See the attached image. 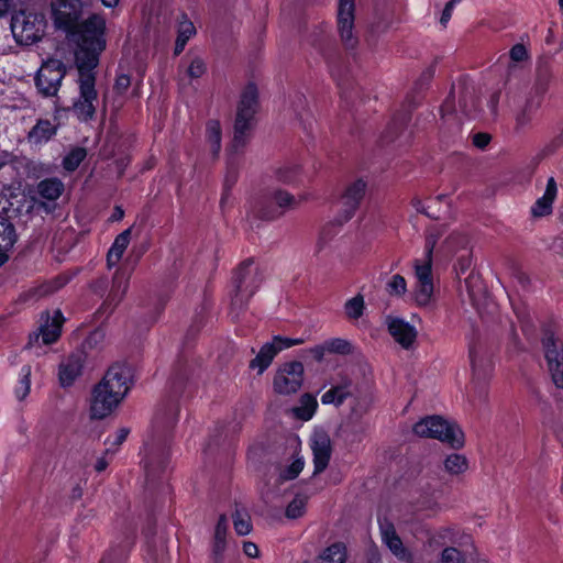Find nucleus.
<instances>
[{"label":"nucleus","instance_id":"nucleus-64","mask_svg":"<svg viewBox=\"0 0 563 563\" xmlns=\"http://www.w3.org/2000/svg\"><path fill=\"white\" fill-rule=\"evenodd\" d=\"M492 140L488 133H476L473 136V144L478 148H485Z\"/></svg>","mask_w":563,"mask_h":563},{"label":"nucleus","instance_id":"nucleus-59","mask_svg":"<svg viewBox=\"0 0 563 563\" xmlns=\"http://www.w3.org/2000/svg\"><path fill=\"white\" fill-rule=\"evenodd\" d=\"M274 342H276L277 346L280 347V351H282L284 349H288L294 345L302 344L305 342V340L302 338L290 339V338H284L280 335H275Z\"/></svg>","mask_w":563,"mask_h":563},{"label":"nucleus","instance_id":"nucleus-33","mask_svg":"<svg viewBox=\"0 0 563 563\" xmlns=\"http://www.w3.org/2000/svg\"><path fill=\"white\" fill-rule=\"evenodd\" d=\"M347 558L346 547L335 542L325 548L317 558L316 563H344Z\"/></svg>","mask_w":563,"mask_h":563},{"label":"nucleus","instance_id":"nucleus-46","mask_svg":"<svg viewBox=\"0 0 563 563\" xmlns=\"http://www.w3.org/2000/svg\"><path fill=\"white\" fill-rule=\"evenodd\" d=\"M441 563H466L467 556L456 547H445L440 554Z\"/></svg>","mask_w":563,"mask_h":563},{"label":"nucleus","instance_id":"nucleus-25","mask_svg":"<svg viewBox=\"0 0 563 563\" xmlns=\"http://www.w3.org/2000/svg\"><path fill=\"white\" fill-rule=\"evenodd\" d=\"M558 195L556 181L550 177L547 183V188L541 198H539L531 208V214L534 218L545 217L552 213V205Z\"/></svg>","mask_w":563,"mask_h":563},{"label":"nucleus","instance_id":"nucleus-54","mask_svg":"<svg viewBox=\"0 0 563 563\" xmlns=\"http://www.w3.org/2000/svg\"><path fill=\"white\" fill-rule=\"evenodd\" d=\"M227 541L225 538H214L212 544V555L214 563H220L222 559V554L225 551Z\"/></svg>","mask_w":563,"mask_h":563},{"label":"nucleus","instance_id":"nucleus-34","mask_svg":"<svg viewBox=\"0 0 563 563\" xmlns=\"http://www.w3.org/2000/svg\"><path fill=\"white\" fill-rule=\"evenodd\" d=\"M37 194L41 198L54 201L64 191V184L58 178H46L37 184Z\"/></svg>","mask_w":563,"mask_h":563},{"label":"nucleus","instance_id":"nucleus-61","mask_svg":"<svg viewBox=\"0 0 563 563\" xmlns=\"http://www.w3.org/2000/svg\"><path fill=\"white\" fill-rule=\"evenodd\" d=\"M276 205L271 200V196L268 195L267 197H265L257 206L256 208V216L260 218V219H263V220H266V217H265V210H268V209H275Z\"/></svg>","mask_w":563,"mask_h":563},{"label":"nucleus","instance_id":"nucleus-58","mask_svg":"<svg viewBox=\"0 0 563 563\" xmlns=\"http://www.w3.org/2000/svg\"><path fill=\"white\" fill-rule=\"evenodd\" d=\"M411 205L412 207L420 213L427 216L428 218H431V219H434V220H438L440 217L439 214H437L435 212L431 211V207H424L422 200L418 197H415L412 200H411Z\"/></svg>","mask_w":563,"mask_h":563},{"label":"nucleus","instance_id":"nucleus-28","mask_svg":"<svg viewBox=\"0 0 563 563\" xmlns=\"http://www.w3.org/2000/svg\"><path fill=\"white\" fill-rule=\"evenodd\" d=\"M16 242V233L12 222L4 217H0V264L8 260L7 252L10 251Z\"/></svg>","mask_w":563,"mask_h":563},{"label":"nucleus","instance_id":"nucleus-40","mask_svg":"<svg viewBox=\"0 0 563 563\" xmlns=\"http://www.w3.org/2000/svg\"><path fill=\"white\" fill-rule=\"evenodd\" d=\"M386 292L390 297H402L407 291V282L400 274H395L386 283Z\"/></svg>","mask_w":563,"mask_h":563},{"label":"nucleus","instance_id":"nucleus-10","mask_svg":"<svg viewBox=\"0 0 563 563\" xmlns=\"http://www.w3.org/2000/svg\"><path fill=\"white\" fill-rule=\"evenodd\" d=\"M303 382V365L298 361L283 364L275 374L274 389L278 394L296 393Z\"/></svg>","mask_w":563,"mask_h":563},{"label":"nucleus","instance_id":"nucleus-18","mask_svg":"<svg viewBox=\"0 0 563 563\" xmlns=\"http://www.w3.org/2000/svg\"><path fill=\"white\" fill-rule=\"evenodd\" d=\"M311 450L313 453V474L322 473L329 465L332 446L330 437L325 432H316L311 439Z\"/></svg>","mask_w":563,"mask_h":563},{"label":"nucleus","instance_id":"nucleus-20","mask_svg":"<svg viewBox=\"0 0 563 563\" xmlns=\"http://www.w3.org/2000/svg\"><path fill=\"white\" fill-rule=\"evenodd\" d=\"M430 544L444 545L446 543L457 545H473V538L463 530L448 526L440 528L429 540Z\"/></svg>","mask_w":563,"mask_h":563},{"label":"nucleus","instance_id":"nucleus-63","mask_svg":"<svg viewBox=\"0 0 563 563\" xmlns=\"http://www.w3.org/2000/svg\"><path fill=\"white\" fill-rule=\"evenodd\" d=\"M228 531V518L225 515H221L218 519L216 529H214V538H225Z\"/></svg>","mask_w":563,"mask_h":563},{"label":"nucleus","instance_id":"nucleus-4","mask_svg":"<svg viewBox=\"0 0 563 563\" xmlns=\"http://www.w3.org/2000/svg\"><path fill=\"white\" fill-rule=\"evenodd\" d=\"M412 430L420 438L437 439L455 450L462 449L465 444L462 429L440 416H429L419 420Z\"/></svg>","mask_w":563,"mask_h":563},{"label":"nucleus","instance_id":"nucleus-60","mask_svg":"<svg viewBox=\"0 0 563 563\" xmlns=\"http://www.w3.org/2000/svg\"><path fill=\"white\" fill-rule=\"evenodd\" d=\"M402 128L404 122L393 121V123L387 128L384 139L387 142L395 141L400 131H402Z\"/></svg>","mask_w":563,"mask_h":563},{"label":"nucleus","instance_id":"nucleus-57","mask_svg":"<svg viewBox=\"0 0 563 563\" xmlns=\"http://www.w3.org/2000/svg\"><path fill=\"white\" fill-rule=\"evenodd\" d=\"M509 56L514 62H522L528 59V51L523 44H516L511 47Z\"/></svg>","mask_w":563,"mask_h":563},{"label":"nucleus","instance_id":"nucleus-36","mask_svg":"<svg viewBox=\"0 0 563 563\" xmlns=\"http://www.w3.org/2000/svg\"><path fill=\"white\" fill-rule=\"evenodd\" d=\"M317 400L310 394H305L300 398V405L292 409L295 416L301 420H309L312 418L317 409Z\"/></svg>","mask_w":563,"mask_h":563},{"label":"nucleus","instance_id":"nucleus-13","mask_svg":"<svg viewBox=\"0 0 563 563\" xmlns=\"http://www.w3.org/2000/svg\"><path fill=\"white\" fill-rule=\"evenodd\" d=\"M541 107V99L534 96L528 97L514 111V133L522 135L533 128V122Z\"/></svg>","mask_w":563,"mask_h":563},{"label":"nucleus","instance_id":"nucleus-30","mask_svg":"<svg viewBox=\"0 0 563 563\" xmlns=\"http://www.w3.org/2000/svg\"><path fill=\"white\" fill-rule=\"evenodd\" d=\"M131 233L132 228H128L115 236L114 242L107 254V264L109 267L117 265L122 258V255L130 243Z\"/></svg>","mask_w":563,"mask_h":563},{"label":"nucleus","instance_id":"nucleus-11","mask_svg":"<svg viewBox=\"0 0 563 563\" xmlns=\"http://www.w3.org/2000/svg\"><path fill=\"white\" fill-rule=\"evenodd\" d=\"M355 0H340L338 8V32L342 44L347 49H354L358 36L354 31Z\"/></svg>","mask_w":563,"mask_h":563},{"label":"nucleus","instance_id":"nucleus-48","mask_svg":"<svg viewBox=\"0 0 563 563\" xmlns=\"http://www.w3.org/2000/svg\"><path fill=\"white\" fill-rule=\"evenodd\" d=\"M306 498L295 497L286 508V517L289 519L300 518L305 514Z\"/></svg>","mask_w":563,"mask_h":563},{"label":"nucleus","instance_id":"nucleus-37","mask_svg":"<svg viewBox=\"0 0 563 563\" xmlns=\"http://www.w3.org/2000/svg\"><path fill=\"white\" fill-rule=\"evenodd\" d=\"M178 405L175 401H169L164 409H159L156 415V422L163 428H172L178 419Z\"/></svg>","mask_w":563,"mask_h":563},{"label":"nucleus","instance_id":"nucleus-17","mask_svg":"<svg viewBox=\"0 0 563 563\" xmlns=\"http://www.w3.org/2000/svg\"><path fill=\"white\" fill-rule=\"evenodd\" d=\"M120 402L121 400L119 398L112 394H109L98 384L92 390L90 417L92 419H103L111 415Z\"/></svg>","mask_w":563,"mask_h":563},{"label":"nucleus","instance_id":"nucleus-15","mask_svg":"<svg viewBox=\"0 0 563 563\" xmlns=\"http://www.w3.org/2000/svg\"><path fill=\"white\" fill-rule=\"evenodd\" d=\"M417 286L415 289V300L418 306L427 307L431 302L433 294L432 264H415Z\"/></svg>","mask_w":563,"mask_h":563},{"label":"nucleus","instance_id":"nucleus-2","mask_svg":"<svg viewBox=\"0 0 563 563\" xmlns=\"http://www.w3.org/2000/svg\"><path fill=\"white\" fill-rule=\"evenodd\" d=\"M263 282L261 268L254 260L243 261L233 274V292L231 295V313L238 317L244 311L250 299Z\"/></svg>","mask_w":563,"mask_h":563},{"label":"nucleus","instance_id":"nucleus-62","mask_svg":"<svg viewBox=\"0 0 563 563\" xmlns=\"http://www.w3.org/2000/svg\"><path fill=\"white\" fill-rule=\"evenodd\" d=\"M325 352L328 351L324 343L303 351L305 355H310L317 362H321L323 360Z\"/></svg>","mask_w":563,"mask_h":563},{"label":"nucleus","instance_id":"nucleus-9","mask_svg":"<svg viewBox=\"0 0 563 563\" xmlns=\"http://www.w3.org/2000/svg\"><path fill=\"white\" fill-rule=\"evenodd\" d=\"M367 184L363 179H356L347 184L339 199V216L335 219L339 225L350 221L360 208L365 197Z\"/></svg>","mask_w":563,"mask_h":563},{"label":"nucleus","instance_id":"nucleus-16","mask_svg":"<svg viewBox=\"0 0 563 563\" xmlns=\"http://www.w3.org/2000/svg\"><path fill=\"white\" fill-rule=\"evenodd\" d=\"M388 332L391 338L405 350L413 347L418 332L413 325L398 317L386 318Z\"/></svg>","mask_w":563,"mask_h":563},{"label":"nucleus","instance_id":"nucleus-14","mask_svg":"<svg viewBox=\"0 0 563 563\" xmlns=\"http://www.w3.org/2000/svg\"><path fill=\"white\" fill-rule=\"evenodd\" d=\"M41 319L44 323L41 324L38 332L30 334L27 346L37 343L40 338L48 345L56 342L60 335L64 318L59 310L54 311L53 317L48 312H43Z\"/></svg>","mask_w":563,"mask_h":563},{"label":"nucleus","instance_id":"nucleus-6","mask_svg":"<svg viewBox=\"0 0 563 563\" xmlns=\"http://www.w3.org/2000/svg\"><path fill=\"white\" fill-rule=\"evenodd\" d=\"M79 71V98L73 104V112L80 121L92 120L96 113L95 102L98 92L95 88L96 76L92 70L78 69Z\"/></svg>","mask_w":563,"mask_h":563},{"label":"nucleus","instance_id":"nucleus-56","mask_svg":"<svg viewBox=\"0 0 563 563\" xmlns=\"http://www.w3.org/2000/svg\"><path fill=\"white\" fill-rule=\"evenodd\" d=\"M131 86V78L129 75L121 74L117 77L113 89L118 95H123L126 92L129 87Z\"/></svg>","mask_w":563,"mask_h":563},{"label":"nucleus","instance_id":"nucleus-29","mask_svg":"<svg viewBox=\"0 0 563 563\" xmlns=\"http://www.w3.org/2000/svg\"><path fill=\"white\" fill-rule=\"evenodd\" d=\"M278 352H280V347L277 346L274 340L265 343L257 355L250 362V368H256L258 374H262L271 365Z\"/></svg>","mask_w":563,"mask_h":563},{"label":"nucleus","instance_id":"nucleus-1","mask_svg":"<svg viewBox=\"0 0 563 563\" xmlns=\"http://www.w3.org/2000/svg\"><path fill=\"white\" fill-rule=\"evenodd\" d=\"M76 65L78 69L93 70L99 64V56L106 48V21L102 16L92 14L78 24Z\"/></svg>","mask_w":563,"mask_h":563},{"label":"nucleus","instance_id":"nucleus-5","mask_svg":"<svg viewBox=\"0 0 563 563\" xmlns=\"http://www.w3.org/2000/svg\"><path fill=\"white\" fill-rule=\"evenodd\" d=\"M541 345L547 369L556 387L554 397L556 400L563 401V342L552 331L544 330Z\"/></svg>","mask_w":563,"mask_h":563},{"label":"nucleus","instance_id":"nucleus-39","mask_svg":"<svg viewBox=\"0 0 563 563\" xmlns=\"http://www.w3.org/2000/svg\"><path fill=\"white\" fill-rule=\"evenodd\" d=\"M365 302L364 297L357 294L355 297L349 299L344 305V312L349 319L357 320L364 313Z\"/></svg>","mask_w":563,"mask_h":563},{"label":"nucleus","instance_id":"nucleus-44","mask_svg":"<svg viewBox=\"0 0 563 563\" xmlns=\"http://www.w3.org/2000/svg\"><path fill=\"white\" fill-rule=\"evenodd\" d=\"M327 351L329 353L347 355L353 352V346L350 341L335 338L324 342Z\"/></svg>","mask_w":563,"mask_h":563},{"label":"nucleus","instance_id":"nucleus-22","mask_svg":"<svg viewBox=\"0 0 563 563\" xmlns=\"http://www.w3.org/2000/svg\"><path fill=\"white\" fill-rule=\"evenodd\" d=\"M55 23L58 27L73 31L78 26V12L66 0H60L53 7Z\"/></svg>","mask_w":563,"mask_h":563},{"label":"nucleus","instance_id":"nucleus-55","mask_svg":"<svg viewBox=\"0 0 563 563\" xmlns=\"http://www.w3.org/2000/svg\"><path fill=\"white\" fill-rule=\"evenodd\" d=\"M297 175V169L294 167H282L276 170V177L278 180L289 184L291 183Z\"/></svg>","mask_w":563,"mask_h":563},{"label":"nucleus","instance_id":"nucleus-52","mask_svg":"<svg viewBox=\"0 0 563 563\" xmlns=\"http://www.w3.org/2000/svg\"><path fill=\"white\" fill-rule=\"evenodd\" d=\"M302 468H303V461L301 459H297L296 461H294L291 463L290 466H288L286 470H284L280 473V475H279L280 479L282 481L294 479V478H296L300 474Z\"/></svg>","mask_w":563,"mask_h":563},{"label":"nucleus","instance_id":"nucleus-35","mask_svg":"<svg viewBox=\"0 0 563 563\" xmlns=\"http://www.w3.org/2000/svg\"><path fill=\"white\" fill-rule=\"evenodd\" d=\"M443 465L450 475H460L467 471L468 460L463 454L452 453L445 457Z\"/></svg>","mask_w":563,"mask_h":563},{"label":"nucleus","instance_id":"nucleus-32","mask_svg":"<svg viewBox=\"0 0 563 563\" xmlns=\"http://www.w3.org/2000/svg\"><path fill=\"white\" fill-rule=\"evenodd\" d=\"M553 81V74L551 66L548 62H539L536 73V81L533 92L536 98H540L549 90L551 82Z\"/></svg>","mask_w":563,"mask_h":563},{"label":"nucleus","instance_id":"nucleus-19","mask_svg":"<svg viewBox=\"0 0 563 563\" xmlns=\"http://www.w3.org/2000/svg\"><path fill=\"white\" fill-rule=\"evenodd\" d=\"M85 362V352L76 351L59 364L58 378L63 387L71 386L81 375Z\"/></svg>","mask_w":563,"mask_h":563},{"label":"nucleus","instance_id":"nucleus-27","mask_svg":"<svg viewBox=\"0 0 563 563\" xmlns=\"http://www.w3.org/2000/svg\"><path fill=\"white\" fill-rule=\"evenodd\" d=\"M57 132V126L47 119L37 120L36 124L27 133V141L31 144H42L48 142Z\"/></svg>","mask_w":563,"mask_h":563},{"label":"nucleus","instance_id":"nucleus-3","mask_svg":"<svg viewBox=\"0 0 563 563\" xmlns=\"http://www.w3.org/2000/svg\"><path fill=\"white\" fill-rule=\"evenodd\" d=\"M258 108V91L255 84H249L242 92L234 121V136L232 147L234 151L243 147L254 126L255 113Z\"/></svg>","mask_w":563,"mask_h":563},{"label":"nucleus","instance_id":"nucleus-24","mask_svg":"<svg viewBox=\"0 0 563 563\" xmlns=\"http://www.w3.org/2000/svg\"><path fill=\"white\" fill-rule=\"evenodd\" d=\"M130 273H125L122 269H118L114 273L112 279L111 291L108 296V299L103 303L104 307H109L112 311L114 307H117L123 297L125 296L129 288Z\"/></svg>","mask_w":563,"mask_h":563},{"label":"nucleus","instance_id":"nucleus-12","mask_svg":"<svg viewBox=\"0 0 563 563\" xmlns=\"http://www.w3.org/2000/svg\"><path fill=\"white\" fill-rule=\"evenodd\" d=\"M99 385L122 401L130 390L131 371L123 364H113L108 368Z\"/></svg>","mask_w":563,"mask_h":563},{"label":"nucleus","instance_id":"nucleus-42","mask_svg":"<svg viewBox=\"0 0 563 563\" xmlns=\"http://www.w3.org/2000/svg\"><path fill=\"white\" fill-rule=\"evenodd\" d=\"M443 228H431L426 235V264H432L434 247L442 236Z\"/></svg>","mask_w":563,"mask_h":563},{"label":"nucleus","instance_id":"nucleus-31","mask_svg":"<svg viewBox=\"0 0 563 563\" xmlns=\"http://www.w3.org/2000/svg\"><path fill=\"white\" fill-rule=\"evenodd\" d=\"M382 537L385 544L389 550L398 558L402 559L406 555V549L404 548L401 539L398 537L395 527L391 522H385L380 525Z\"/></svg>","mask_w":563,"mask_h":563},{"label":"nucleus","instance_id":"nucleus-47","mask_svg":"<svg viewBox=\"0 0 563 563\" xmlns=\"http://www.w3.org/2000/svg\"><path fill=\"white\" fill-rule=\"evenodd\" d=\"M104 332L101 329H96L89 333V335L85 339L81 345V350L86 353V351L93 350L99 347L104 341Z\"/></svg>","mask_w":563,"mask_h":563},{"label":"nucleus","instance_id":"nucleus-7","mask_svg":"<svg viewBox=\"0 0 563 563\" xmlns=\"http://www.w3.org/2000/svg\"><path fill=\"white\" fill-rule=\"evenodd\" d=\"M42 15L19 11L11 18V31L18 43L30 45L42 38L44 33Z\"/></svg>","mask_w":563,"mask_h":563},{"label":"nucleus","instance_id":"nucleus-23","mask_svg":"<svg viewBox=\"0 0 563 563\" xmlns=\"http://www.w3.org/2000/svg\"><path fill=\"white\" fill-rule=\"evenodd\" d=\"M459 107L468 117H474L478 112V91L466 81L459 84Z\"/></svg>","mask_w":563,"mask_h":563},{"label":"nucleus","instance_id":"nucleus-53","mask_svg":"<svg viewBox=\"0 0 563 563\" xmlns=\"http://www.w3.org/2000/svg\"><path fill=\"white\" fill-rule=\"evenodd\" d=\"M206 71V65L203 60L199 57L192 59L188 67V75L191 78H200Z\"/></svg>","mask_w":563,"mask_h":563},{"label":"nucleus","instance_id":"nucleus-41","mask_svg":"<svg viewBox=\"0 0 563 563\" xmlns=\"http://www.w3.org/2000/svg\"><path fill=\"white\" fill-rule=\"evenodd\" d=\"M234 530L239 536H246L252 530L251 518L245 510L236 509L232 515Z\"/></svg>","mask_w":563,"mask_h":563},{"label":"nucleus","instance_id":"nucleus-50","mask_svg":"<svg viewBox=\"0 0 563 563\" xmlns=\"http://www.w3.org/2000/svg\"><path fill=\"white\" fill-rule=\"evenodd\" d=\"M339 225L338 222L334 220V222L328 223L323 229L321 230L318 241H317V252H321L323 247L327 245V243L333 238L334 235V225Z\"/></svg>","mask_w":563,"mask_h":563},{"label":"nucleus","instance_id":"nucleus-43","mask_svg":"<svg viewBox=\"0 0 563 563\" xmlns=\"http://www.w3.org/2000/svg\"><path fill=\"white\" fill-rule=\"evenodd\" d=\"M87 153L82 147L71 150L63 159V167L68 172H74L85 159Z\"/></svg>","mask_w":563,"mask_h":563},{"label":"nucleus","instance_id":"nucleus-49","mask_svg":"<svg viewBox=\"0 0 563 563\" xmlns=\"http://www.w3.org/2000/svg\"><path fill=\"white\" fill-rule=\"evenodd\" d=\"M444 245L451 252H456L460 249H466L468 245V238L462 233H452L445 241Z\"/></svg>","mask_w":563,"mask_h":563},{"label":"nucleus","instance_id":"nucleus-45","mask_svg":"<svg viewBox=\"0 0 563 563\" xmlns=\"http://www.w3.org/2000/svg\"><path fill=\"white\" fill-rule=\"evenodd\" d=\"M31 367L25 365L21 369V380L19 386L15 387L14 393L19 400H23L30 393L31 389Z\"/></svg>","mask_w":563,"mask_h":563},{"label":"nucleus","instance_id":"nucleus-21","mask_svg":"<svg viewBox=\"0 0 563 563\" xmlns=\"http://www.w3.org/2000/svg\"><path fill=\"white\" fill-rule=\"evenodd\" d=\"M271 200L276 205L275 209L265 210L266 221H273L282 216L289 209L297 206L295 197L285 190H275L271 195Z\"/></svg>","mask_w":563,"mask_h":563},{"label":"nucleus","instance_id":"nucleus-38","mask_svg":"<svg viewBox=\"0 0 563 563\" xmlns=\"http://www.w3.org/2000/svg\"><path fill=\"white\" fill-rule=\"evenodd\" d=\"M207 140L213 155L217 156L221 150V126L219 121L210 120L207 123Z\"/></svg>","mask_w":563,"mask_h":563},{"label":"nucleus","instance_id":"nucleus-8","mask_svg":"<svg viewBox=\"0 0 563 563\" xmlns=\"http://www.w3.org/2000/svg\"><path fill=\"white\" fill-rule=\"evenodd\" d=\"M66 73V66L62 60L47 59L35 76L37 91L45 98L56 97Z\"/></svg>","mask_w":563,"mask_h":563},{"label":"nucleus","instance_id":"nucleus-51","mask_svg":"<svg viewBox=\"0 0 563 563\" xmlns=\"http://www.w3.org/2000/svg\"><path fill=\"white\" fill-rule=\"evenodd\" d=\"M181 19L183 20L179 21L177 38H183L185 42H188L189 38L196 34V29L194 23L187 19L186 14H181Z\"/></svg>","mask_w":563,"mask_h":563},{"label":"nucleus","instance_id":"nucleus-26","mask_svg":"<svg viewBox=\"0 0 563 563\" xmlns=\"http://www.w3.org/2000/svg\"><path fill=\"white\" fill-rule=\"evenodd\" d=\"M351 387L352 379L347 376H341L340 380L321 396V402L323 405H342L352 395Z\"/></svg>","mask_w":563,"mask_h":563}]
</instances>
